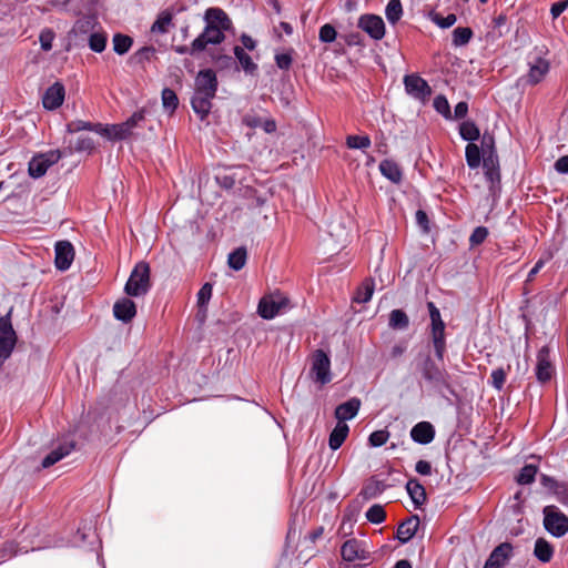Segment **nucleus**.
<instances>
[{
	"label": "nucleus",
	"mask_w": 568,
	"mask_h": 568,
	"mask_svg": "<svg viewBox=\"0 0 568 568\" xmlns=\"http://www.w3.org/2000/svg\"><path fill=\"white\" fill-rule=\"evenodd\" d=\"M150 265L146 262H139L133 267L124 286L129 296H144L151 288Z\"/></svg>",
	"instance_id": "1"
},
{
	"label": "nucleus",
	"mask_w": 568,
	"mask_h": 568,
	"mask_svg": "<svg viewBox=\"0 0 568 568\" xmlns=\"http://www.w3.org/2000/svg\"><path fill=\"white\" fill-rule=\"evenodd\" d=\"M13 307H10L8 313L0 317V359L7 361L17 344V333L12 326Z\"/></svg>",
	"instance_id": "2"
},
{
	"label": "nucleus",
	"mask_w": 568,
	"mask_h": 568,
	"mask_svg": "<svg viewBox=\"0 0 568 568\" xmlns=\"http://www.w3.org/2000/svg\"><path fill=\"white\" fill-rule=\"evenodd\" d=\"M422 375L438 392L444 389L450 390L449 374L446 369L440 368L429 356L423 362Z\"/></svg>",
	"instance_id": "3"
},
{
	"label": "nucleus",
	"mask_w": 568,
	"mask_h": 568,
	"mask_svg": "<svg viewBox=\"0 0 568 568\" xmlns=\"http://www.w3.org/2000/svg\"><path fill=\"white\" fill-rule=\"evenodd\" d=\"M544 513L545 529L554 537H562L568 532V517L556 506H546Z\"/></svg>",
	"instance_id": "4"
},
{
	"label": "nucleus",
	"mask_w": 568,
	"mask_h": 568,
	"mask_svg": "<svg viewBox=\"0 0 568 568\" xmlns=\"http://www.w3.org/2000/svg\"><path fill=\"white\" fill-rule=\"evenodd\" d=\"M310 376L321 386L332 381L331 359L323 349H316L313 353Z\"/></svg>",
	"instance_id": "5"
},
{
	"label": "nucleus",
	"mask_w": 568,
	"mask_h": 568,
	"mask_svg": "<svg viewBox=\"0 0 568 568\" xmlns=\"http://www.w3.org/2000/svg\"><path fill=\"white\" fill-rule=\"evenodd\" d=\"M290 301L281 294H271L261 298L257 313L264 320H272L288 307Z\"/></svg>",
	"instance_id": "6"
},
{
	"label": "nucleus",
	"mask_w": 568,
	"mask_h": 568,
	"mask_svg": "<svg viewBox=\"0 0 568 568\" xmlns=\"http://www.w3.org/2000/svg\"><path fill=\"white\" fill-rule=\"evenodd\" d=\"M403 83L405 92L415 100L425 102L433 93L428 82L417 73L406 74Z\"/></svg>",
	"instance_id": "7"
},
{
	"label": "nucleus",
	"mask_w": 568,
	"mask_h": 568,
	"mask_svg": "<svg viewBox=\"0 0 568 568\" xmlns=\"http://www.w3.org/2000/svg\"><path fill=\"white\" fill-rule=\"evenodd\" d=\"M61 158L60 151H49L34 155L28 165L29 175L33 179L43 176L48 169L55 164Z\"/></svg>",
	"instance_id": "8"
},
{
	"label": "nucleus",
	"mask_w": 568,
	"mask_h": 568,
	"mask_svg": "<svg viewBox=\"0 0 568 568\" xmlns=\"http://www.w3.org/2000/svg\"><path fill=\"white\" fill-rule=\"evenodd\" d=\"M528 65V73L520 78V81L529 85H536L542 81L550 69L549 61L539 55H535L531 60H529Z\"/></svg>",
	"instance_id": "9"
},
{
	"label": "nucleus",
	"mask_w": 568,
	"mask_h": 568,
	"mask_svg": "<svg viewBox=\"0 0 568 568\" xmlns=\"http://www.w3.org/2000/svg\"><path fill=\"white\" fill-rule=\"evenodd\" d=\"M357 26L374 40H381L385 36V23L379 16L362 14Z\"/></svg>",
	"instance_id": "10"
},
{
	"label": "nucleus",
	"mask_w": 568,
	"mask_h": 568,
	"mask_svg": "<svg viewBox=\"0 0 568 568\" xmlns=\"http://www.w3.org/2000/svg\"><path fill=\"white\" fill-rule=\"evenodd\" d=\"M554 367L550 362V349L547 345L542 346L537 353L536 377L540 383H547L551 379Z\"/></svg>",
	"instance_id": "11"
},
{
	"label": "nucleus",
	"mask_w": 568,
	"mask_h": 568,
	"mask_svg": "<svg viewBox=\"0 0 568 568\" xmlns=\"http://www.w3.org/2000/svg\"><path fill=\"white\" fill-rule=\"evenodd\" d=\"M513 545L501 542L489 555L484 568H505L508 560L513 557Z\"/></svg>",
	"instance_id": "12"
},
{
	"label": "nucleus",
	"mask_w": 568,
	"mask_h": 568,
	"mask_svg": "<svg viewBox=\"0 0 568 568\" xmlns=\"http://www.w3.org/2000/svg\"><path fill=\"white\" fill-rule=\"evenodd\" d=\"M55 258L54 264L59 271L70 268L74 260V247L69 241H59L54 246Z\"/></svg>",
	"instance_id": "13"
},
{
	"label": "nucleus",
	"mask_w": 568,
	"mask_h": 568,
	"mask_svg": "<svg viewBox=\"0 0 568 568\" xmlns=\"http://www.w3.org/2000/svg\"><path fill=\"white\" fill-rule=\"evenodd\" d=\"M219 81L215 72L212 69H204L199 71L194 81V91L216 95Z\"/></svg>",
	"instance_id": "14"
},
{
	"label": "nucleus",
	"mask_w": 568,
	"mask_h": 568,
	"mask_svg": "<svg viewBox=\"0 0 568 568\" xmlns=\"http://www.w3.org/2000/svg\"><path fill=\"white\" fill-rule=\"evenodd\" d=\"M65 89L64 85L57 81L52 85H50L43 97L42 104L47 110H55L58 109L64 101Z\"/></svg>",
	"instance_id": "15"
},
{
	"label": "nucleus",
	"mask_w": 568,
	"mask_h": 568,
	"mask_svg": "<svg viewBox=\"0 0 568 568\" xmlns=\"http://www.w3.org/2000/svg\"><path fill=\"white\" fill-rule=\"evenodd\" d=\"M224 29L217 28L216 26H205L203 32L195 38V48L205 50L207 44H220L224 41Z\"/></svg>",
	"instance_id": "16"
},
{
	"label": "nucleus",
	"mask_w": 568,
	"mask_h": 568,
	"mask_svg": "<svg viewBox=\"0 0 568 568\" xmlns=\"http://www.w3.org/2000/svg\"><path fill=\"white\" fill-rule=\"evenodd\" d=\"M214 94L194 91L191 98V106L201 121H204L211 112Z\"/></svg>",
	"instance_id": "17"
},
{
	"label": "nucleus",
	"mask_w": 568,
	"mask_h": 568,
	"mask_svg": "<svg viewBox=\"0 0 568 568\" xmlns=\"http://www.w3.org/2000/svg\"><path fill=\"white\" fill-rule=\"evenodd\" d=\"M113 315L123 323H130L136 315L135 303L129 297L120 298L113 305Z\"/></svg>",
	"instance_id": "18"
},
{
	"label": "nucleus",
	"mask_w": 568,
	"mask_h": 568,
	"mask_svg": "<svg viewBox=\"0 0 568 568\" xmlns=\"http://www.w3.org/2000/svg\"><path fill=\"white\" fill-rule=\"evenodd\" d=\"M483 168L485 178L489 182V189L493 191L496 185L500 184V168L498 155H488L483 159Z\"/></svg>",
	"instance_id": "19"
},
{
	"label": "nucleus",
	"mask_w": 568,
	"mask_h": 568,
	"mask_svg": "<svg viewBox=\"0 0 568 568\" xmlns=\"http://www.w3.org/2000/svg\"><path fill=\"white\" fill-rule=\"evenodd\" d=\"M410 438L420 445H427L435 438V428L429 422H419L410 429Z\"/></svg>",
	"instance_id": "20"
},
{
	"label": "nucleus",
	"mask_w": 568,
	"mask_h": 568,
	"mask_svg": "<svg viewBox=\"0 0 568 568\" xmlns=\"http://www.w3.org/2000/svg\"><path fill=\"white\" fill-rule=\"evenodd\" d=\"M341 555L346 561L363 560L366 558V551L362 541L355 538L348 539L342 545Z\"/></svg>",
	"instance_id": "21"
},
{
	"label": "nucleus",
	"mask_w": 568,
	"mask_h": 568,
	"mask_svg": "<svg viewBox=\"0 0 568 568\" xmlns=\"http://www.w3.org/2000/svg\"><path fill=\"white\" fill-rule=\"evenodd\" d=\"M361 399L357 397H352L335 408V418L338 423H345L346 420L353 419L357 415Z\"/></svg>",
	"instance_id": "22"
},
{
	"label": "nucleus",
	"mask_w": 568,
	"mask_h": 568,
	"mask_svg": "<svg viewBox=\"0 0 568 568\" xmlns=\"http://www.w3.org/2000/svg\"><path fill=\"white\" fill-rule=\"evenodd\" d=\"M446 325L430 326V338L435 351V356L439 362L444 361L446 353Z\"/></svg>",
	"instance_id": "23"
},
{
	"label": "nucleus",
	"mask_w": 568,
	"mask_h": 568,
	"mask_svg": "<svg viewBox=\"0 0 568 568\" xmlns=\"http://www.w3.org/2000/svg\"><path fill=\"white\" fill-rule=\"evenodd\" d=\"M418 526L419 517L417 515L408 517L406 520L398 525L396 538L400 544L408 542L416 534Z\"/></svg>",
	"instance_id": "24"
},
{
	"label": "nucleus",
	"mask_w": 568,
	"mask_h": 568,
	"mask_svg": "<svg viewBox=\"0 0 568 568\" xmlns=\"http://www.w3.org/2000/svg\"><path fill=\"white\" fill-rule=\"evenodd\" d=\"M204 20L206 26L212 24L224 30H229L232 27L229 16L220 8H209L205 11Z\"/></svg>",
	"instance_id": "25"
},
{
	"label": "nucleus",
	"mask_w": 568,
	"mask_h": 568,
	"mask_svg": "<svg viewBox=\"0 0 568 568\" xmlns=\"http://www.w3.org/2000/svg\"><path fill=\"white\" fill-rule=\"evenodd\" d=\"M406 490L409 495L415 508L422 507L426 500V489L416 478H410L406 484Z\"/></svg>",
	"instance_id": "26"
},
{
	"label": "nucleus",
	"mask_w": 568,
	"mask_h": 568,
	"mask_svg": "<svg viewBox=\"0 0 568 568\" xmlns=\"http://www.w3.org/2000/svg\"><path fill=\"white\" fill-rule=\"evenodd\" d=\"M379 171L383 176L393 183H400L403 180V172L400 166L393 160H383L379 163Z\"/></svg>",
	"instance_id": "27"
},
{
	"label": "nucleus",
	"mask_w": 568,
	"mask_h": 568,
	"mask_svg": "<svg viewBox=\"0 0 568 568\" xmlns=\"http://www.w3.org/2000/svg\"><path fill=\"white\" fill-rule=\"evenodd\" d=\"M74 448L73 443H65L63 445H60L55 449L51 450L43 459H42V467L49 468L59 460H61L63 457L68 456Z\"/></svg>",
	"instance_id": "28"
},
{
	"label": "nucleus",
	"mask_w": 568,
	"mask_h": 568,
	"mask_svg": "<svg viewBox=\"0 0 568 568\" xmlns=\"http://www.w3.org/2000/svg\"><path fill=\"white\" fill-rule=\"evenodd\" d=\"M387 485L383 480H378L372 477L362 488L359 495L365 499L369 500L376 498L385 491Z\"/></svg>",
	"instance_id": "29"
},
{
	"label": "nucleus",
	"mask_w": 568,
	"mask_h": 568,
	"mask_svg": "<svg viewBox=\"0 0 568 568\" xmlns=\"http://www.w3.org/2000/svg\"><path fill=\"white\" fill-rule=\"evenodd\" d=\"M67 131L69 133H77L80 131H93L100 135L106 132L101 123H92L83 120H74L69 122L67 124Z\"/></svg>",
	"instance_id": "30"
},
{
	"label": "nucleus",
	"mask_w": 568,
	"mask_h": 568,
	"mask_svg": "<svg viewBox=\"0 0 568 568\" xmlns=\"http://www.w3.org/2000/svg\"><path fill=\"white\" fill-rule=\"evenodd\" d=\"M349 432V427L346 423H338L329 434L328 445L331 449H338L345 442Z\"/></svg>",
	"instance_id": "31"
},
{
	"label": "nucleus",
	"mask_w": 568,
	"mask_h": 568,
	"mask_svg": "<svg viewBox=\"0 0 568 568\" xmlns=\"http://www.w3.org/2000/svg\"><path fill=\"white\" fill-rule=\"evenodd\" d=\"M104 132L102 136H106L112 140H125L132 133V129L129 126L126 122L120 124H113L111 126H104Z\"/></svg>",
	"instance_id": "32"
},
{
	"label": "nucleus",
	"mask_w": 568,
	"mask_h": 568,
	"mask_svg": "<svg viewBox=\"0 0 568 568\" xmlns=\"http://www.w3.org/2000/svg\"><path fill=\"white\" fill-rule=\"evenodd\" d=\"M375 290V282L373 278H366L363 281L361 286L356 290V293L353 297L355 303H367L371 301L373 293Z\"/></svg>",
	"instance_id": "33"
},
{
	"label": "nucleus",
	"mask_w": 568,
	"mask_h": 568,
	"mask_svg": "<svg viewBox=\"0 0 568 568\" xmlns=\"http://www.w3.org/2000/svg\"><path fill=\"white\" fill-rule=\"evenodd\" d=\"M534 554L541 562H549L554 555V548L544 538H538L535 542Z\"/></svg>",
	"instance_id": "34"
},
{
	"label": "nucleus",
	"mask_w": 568,
	"mask_h": 568,
	"mask_svg": "<svg viewBox=\"0 0 568 568\" xmlns=\"http://www.w3.org/2000/svg\"><path fill=\"white\" fill-rule=\"evenodd\" d=\"M247 258L246 248L241 246L235 248L229 254L227 264L234 271H240L244 267Z\"/></svg>",
	"instance_id": "35"
},
{
	"label": "nucleus",
	"mask_w": 568,
	"mask_h": 568,
	"mask_svg": "<svg viewBox=\"0 0 568 568\" xmlns=\"http://www.w3.org/2000/svg\"><path fill=\"white\" fill-rule=\"evenodd\" d=\"M235 58L239 60L242 69L248 73L254 74L257 70V64L253 62L252 58L244 51L243 48L236 45L234 48Z\"/></svg>",
	"instance_id": "36"
},
{
	"label": "nucleus",
	"mask_w": 568,
	"mask_h": 568,
	"mask_svg": "<svg viewBox=\"0 0 568 568\" xmlns=\"http://www.w3.org/2000/svg\"><path fill=\"white\" fill-rule=\"evenodd\" d=\"M459 134L463 140L468 141L469 143H474V141L478 140L480 136V131L478 126L473 121H464L459 125Z\"/></svg>",
	"instance_id": "37"
},
{
	"label": "nucleus",
	"mask_w": 568,
	"mask_h": 568,
	"mask_svg": "<svg viewBox=\"0 0 568 568\" xmlns=\"http://www.w3.org/2000/svg\"><path fill=\"white\" fill-rule=\"evenodd\" d=\"M113 50L115 53L125 54L133 44V39L126 34L116 33L113 36Z\"/></svg>",
	"instance_id": "38"
},
{
	"label": "nucleus",
	"mask_w": 568,
	"mask_h": 568,
	"mask_svg": "<svg viewBox=\"0 0 568 568\" xmlns=\"http://www.w3.org/2000/svg\"><path fill=\"white\" fill-rule=\"evenodd\" d=\"M465 156L467 165L470 169H477L480 165L481 154L480 149L475 143H468L465 149Z\"/></svg>",
	"instance_id": "39"
},
{
	"label": "nucleus",
	"mask_w": 568,
	"mask_h": 568,
	"mask_svg": "<svg viewBox=\"0 0 568 568\" xmlns=\"http://www.w3.org/2000/svg\"><path fill=\"white\" fill-rule=\"evenodd\" d=\"M409 325L407 314L402 310H393L389 314V326L394 329H405Z\"/></svg>",
	"instance_id": "40"
},
{
	"label": "nucleus",
	"mask_w": 568,
	"mask_h": 568,
	"mask_svg": "<svg viewBox=\"0 0 568 568\" xmlns=\"http://www.w3.org/2000/svg\"><path fill=\"white\" fill-rule=\"evenodd\" d=\"M161 100L163 108L170 113H173L179 106V98L176 93L170 88H164L162 90Z\"/></svg>",
	"instance_id": "41"
},
{
	"label": "nucleus",
	"mask_w": 568,
	"mask_h": 568,
	"mask_svg": "<svg viewBox=\"0 0 568 568\" xmlns=\"http://www.w3.org/2000/svg\"><path fill=\"white\" fill-rule=\"evenodd\" d=\"M385 14L389 23L395 24L403 16V7L399 0H389Z\"/></svg>",
	"instance_id": "42"
},
{
	"label": "nucleus",
	"mask_w": 568,
	"mask_h": 568,
	"mask_svg": "<svg viewBox=\"0 0 568 568\" xmlns=\"http://www.w3.org/2000/svg\"><path fill=\"white\" fill-rule=\"evenodd\" d=\"M172 22V14L168 11L161 12L154 23L151 27V31L154 33H166L169 26Z\"/></svg>",
	"instance_id": "43"
},
{
	"label": "nucleus",
	"mask_w": 568,
	"mask_h": 568,
	"mask_svg": "<svg viewBox=\"0 0 568 568\" xmlns=\"http://www.w3.org/2000/svg\"><path fill=\"white\" fill-rule=\"evenodd\" d=\"M537 471H538L537 466H535L532 464L525 465L520 469V471L516 478L517 483L520 485H529V484L534 483Z\"/></svg>",
	"instance_id": "44"
},
{
	"label": "nucleus",
	"mask_w": 568,
	"mask_h": 568,
	"mask_svg": "<svg viewBox=\"0 0 568 568\" xmlns=\"http://www.w3.org/2000/svg\"><path fill=\"white\" fill-rule=\"evenodd\" d=\"M473 30L468 27H465V28H456L454 31H453V44L455 47H462V45H465L467 44L470 39L473 38Z\"/></svg>",
	"instance_id": "45"
},
{
	"label": "nucleus",
	"mask_w": 568,
	"mask_h": 568,
	"mask_svg": "<svg viewBox=\"0 0 568 568\" xmlns=\"http://www.w3.org/2000/svg\"><path fill=\"white\" fill-rule=\"evenodd\" d=\"M372 141L368 135H347L346 145L348 149L366 150L371 146Z\"/></svg>",
	"instance_id": "46"
},
{
	"label": "nucleus",
	"mask_w": 568,
	"mask_h": 568,
	"mask_svg": "<svg viewBox=\"0 0 568 568\" xmlns=\"http://www.w3.org/2000/svg\"><path fill=\"white\" fill-rule=\"evenodd\" d=\"M154 54V47H143L130 58V61L134 64L143 65L146 61H150Z\"/></svg>",
	"instance_id": "47"
},
{
	"label": "nucleus",
	"mask_w": 568,
	"mask_h": 568,
	"mask_svg": "<svg viewBox=\"0 0 568 568\" xmlns=\"http://www.w3.org/2000/svg\"><path fill=\"white\" fill-rule=\"evenodd\" d=\"M365 516L372 524H382L386 518V513L382 505L375 504L367 509Z\"/></svg>",
	"instance_id": "48"
},
{
	"label": "nucleus",
	"mask_w": 568,
	"mask_h": 568,
	"mask_svg": "<svg viewBox=\"0 0 568 568\" xmlns=\"http://www.w3.org/2000/svg\"><path fill=\"white\" fill-rule=\"evenodd\" d=\"M433 106L445 119H447V120L453 119V115L450 112V105L445 95H443V94L437 95L433 101Z\"/></svg>",
	"instance_id": "49"
},
{
	"label": "nucleus",
	"mask_w": 568,
	"mask_h": 568,
	"mask_svg": "<svg viewBox=\"0 0 568 568\" xmlns=\"http://www.w3.org/2000/svg\"><path fill=\"white\" fill-rule=\"evenodd\" d=\"M430 20L442 29L450 28L457 21V17L454 13H449L446 17L438 12L430 13Z\"/></svg>",
	"instance_id": "50"
},
{
	"label": "nucleus",
	"mask_w": 568,
	"mask_h": 568,
	"mask_svg": "<svg viewBox=\"0 0 568 568\" xmlns=\"http://www.w3.org/2000/svg\"><path fill=\"white\" fill-rule=\"evenodd\" d=\"M106 45V36L101 32H93L89 37V47L94 52H102Z\"/></svg>",
	"instance_id": "51"
},
{
	"label": "nucleus",
	"mask_w": 568,
	"mask_h": 568,
	"mask_svg": "<svg viewBox=\"0 0 568 568\" xmlns=\"http://www.w3.org/2000/svg\"><path fill=\"white\" fill-rule=\"evenodd\" d=\"M507 371L503 367L496 368L490 374V385L497 389L501 390L506 383Z\"/></svg>",
	"instance_id": "52"
},
{
	"label": "nucleus",
	"mask_w": 568,
	"mask_h": 568,
	"mask_svg": "<svg viewBox=\"0 0 568 568\" xmlns=\"http://www.w3.org/2000/svg\"><path fill=\"white\" fill-rule=\"evenodd\" d=\"M483 158L488 155H498L495 148V138L493 134L485 132L481 136Z\"/></svg>",
	"instance_id": "53"
},
{
	"label": "nucleus",
	"mask_w": 568,
	"mask_h": 568,
	"mask_svg": "<svg viewBox=\"0 0 568 568\" xmlns=\"http://www.w3.org/2000/svg\"><path fill=\"white\" fill-rule=\"evenodd\" d=\"M93 27H94L93 18L83 17L75 22L72 31L74 32V34H87L93 29Z\"/></svg>",
	"instance_id": "54"
},
{
	"label": "nucleus",
	"mask_w": 568,
	"mask_h": 568,
	"mask_svg": "<svg viewBox=\"0 0 568 568\" xmlns=\"http://www.w3.org/2000/svg\"><path fill=\"white\" fill-rule=\"evenodd\" d=\"M489 232L485 226H477L469 236L470 247L480 245L487 239Z\"/></svg>",
	"instance_id": "55"
},
{
	"label": "nucleus",
	"mask_w": 568,
	"mask_h": 568,
	"mask_svg": "<svg viewBox=\"0 0 568 568\" xmlns=\"http://www.w3.org/2000/svg\"><path fill=\"white\" fill-rule=\"evenodd\" d=\"M389 438V433L386 429L373 432L368 437V443L372 447L383 446Z\"/></svg>",
	"instance_id": "56"
},
{
	"label": "nucleus",
	"mask_w": 568,
	"mask_h": 568,
	"mask_svg": "<svg viewBox=\"0 0 568 568\" xmlns=\"http://www.w3.org/2000/svg\"><path fill=\"white\" fill-rule=\"evenodd\" d=\"M336 36H337V32H336L335 28L329 23L322 26L320 29L318 38H320L321 42L331 43V42L335 41Z\"/></svg>",
	"instance_id": "57"
},
{
	"label": "nucleus",
	"mask_w": 568,
	"mask_h": 568,
	"mask_svg": "<svg viewBox=\"0 0 568 568\" xmlns=\"http://www.w3.org/2000/svg\"><path fill=\"white\" fill-rule=\"evenodd\" d=\"M55 38V33L52 29L45 28L41 31L39 41L43 51H50L52 49V42Z\"/></svg>",
	"instance_id": "58"
},
{
	"label": "nucleus",
	"mask_w": 568,
	"mask_h": 568,
	"mask_svg": "<svg viewBox=\"0 0 568 568\" xmlns=\"http://www.w3.org/2000/svg\"><path fill=\"white\" fill-rule=\"evenodd\" d=\"M212 291H213L212 284L205 283L202 285V287L197 292V305L200 307H204L209 303V301L212 296Z\"/></svg>",
	"instance_id": "59"
},
{
	"label": "nucleus",
	"mask_w": 568,
	"mask_h": 568,
	"mask_svg": "<svg viewBox=\"0 0 568 568\" xmlns=\"http://www.w3.org/2000/svg\"><path fill=\"white\" fill-rule=\"evenodd\" d=\"M94 149V141L90 136H79L77 139L74 150L77 152H91Z\"/></svg>",
	"instance_id": "60"
},
{
	"label": "nucleus",
	"mask_w": 568,
	"mask_h": 568,
	"mask_svg": "<svg viewBox=\"0 0 568 568\" xmlns=\"http://www.w3.org/2000/svg\"><path fill=\"white\" fill-rule=\"evenodd\" d=\"M552 493L559 503L568 506V483H559Z\"/></svg>",
	"instance_id": "61"
},
{
	"label": "nucleus",
	"mask_w": 568,
	"mask_h": 568,
	"mask_svg": "<svg viewBox=\"0 0 568 568\" xmlns=\"http://www.w3.org/2000/svg\"><path fill=\"white\" fill-rule=\"evenodd\" d=\"M427 308H428L429 317H430V326L445 324L444 321L442 320L439 310L433 302L427 303Z\"/></svg>",
	"instance_id": "62"
},
{
	"label": "nucleus",
	"mask_w": 568,
	"mask_h": 568,
	"mask_svg": "<svg viewBox=\"0 0 568 568\" xmlns=\"http://www.w3.org/2000/svg\"><path fill=\"white\" fill-rule=\"evenodd\" d=\"M508 18L505 13H500L493 20V27L494 29L498 30V34L503 36L508 32L507 28Z\"/></svg>",
	"instance_id": "63"
},
{
	"label": "nucleus",
	"mask_w": 568,
	"mask_h": 568,
	"mask_svg": "<svg viewBox=\"0 0 568 568\" xmlns=\"http://www.w3.org/2000/svg\"><path fill=\"white\" fill-rule=\"evenodd\" d=\"M292 55L290 53H280L275 55L276 65L281 70H288L292 65Z\"/></svg>",
	"instance_id": "64"
}]
</instances>
